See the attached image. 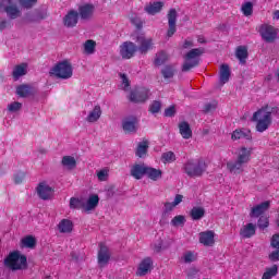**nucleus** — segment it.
<instances>
[{"label":"nucleus","instance_id":"dca6fc26","mask_svg":"<svg viewBox=\"0 0 279 279\" xmlns=\"http://www.w3.org/2000/svg\"><path fill=\"white\" fill-rule=\"evenodd\" d=\"M78 14L83 21L93 19V14H95V5L90 3L82 4L78 8Z\"/></svg>","mask_w":279,"mask_h":279},{"label":"nucleus","instance_id":"5701e85b","mask_svg":"<svg viewBox=\"0 0 279 279\" xmlns=\"http://www.w3.org/2000/svg\"><path fill=\"white\" fill-rule=\"evenodd\" d=\"M256 234V225L250 222L241 227L240 236L242 239H252Z\"/></svg>","mask_w":279,"mask_h":279},{"label":"nucleus","instance_id":"2f4dec72","mask_svg":"<svg viewBox=\"0 0 279 279\" xmlns=\"http://www.w3.org/2000/svg\"><path fill=\"white\" fill-rule=\"evenodd\" d=\"M268 208H269V202H264L253 207L250 215L251 217H260V215H263V213L268 210Z\"/></svg>","mask_w":279,"mask_h":279},{"label":"nucleus","instance_id":"7ed1b4c3","mask_svg":"<svg viewBox=\"0 0 279 279\" xmlns=\"http://www.w3.org/2000/svg\"><path fill=\"white\" fill-rule=\"evenodd\" d=\"M208 166L205 161L189 160L183 165V171L189 178H202Z\"/></svg>","mask_w":279,"mask_h":279},{"label":"nucleus","instance_id":"864d4df0","mask_svg":"<svg viewBox=\"0 0 279 279\" xmlns=\"http://www.w3.org/2000/svg\"><path fill=\"white\" fill-rule=\"evenodd\" d=\"M82 204L84 203H82V201H80L78 198L72 197L70 199V208H82Z\"/></svg>","mask_w":279,"mask_h":279},{"label":"nucleus","instance_id":"37998d69","mask_svg":"<svg viewBox=\"0 0 279 279\" xmlns=\"http://www.w3.org/2000/svg\"><path fill=\"white\" fill-rule=\"evenodd\" d=\"M275 276H278V266L274 265L270 268H267L266 271L264 272L262 279H272Z\"/></svg>","mask_w":279,"mask_h":279},{"label":"nucleus","instance_id":"052dcab7","mask_svg":"<svg viewBox=\"0 0 279 279\" xmlns=\"http://www.w3.org/2000/svg\"><path fill=\"white\" fill-rule=\"evenodd\" d=\"M165 114H166L167 117H173V114H175V107H174V106H171V107L167 108V109L165 110Z\"/></svg>","mask_w":279,"mask_h":279},{"label":"nucleus","instance_id":"c85d7f7f","mask_svg":"<svg viewBox=\"0 0 279 279\" xmlns=\"http://www.w3.org/2000/svg\"><path fill=\"white\" fill-rule=\"evenodd\" d=\"M23 75H27V63H21L14 66L12 76L14 80H20Z\"/></svg>","mask_w":279,"mask_h":279},{"label":"nucleus","instance_id":"e433bc0d","mask_svg":"<svg viewBox=\"0 0 279 279\" xmlns=\"http://www.w3.org/2000/svg\"><path fill=\"white\" fill-rule=\"evenodd\" d=\"M23 247H28V250H34L36 247V238L34 235H27L21 241Z\"/></svg>","mask_w":279,"mask_h":279},{"label":"nucleus","instance_id":"423d86ee","mask_svg":"<svg viewBox=\"0 0 279 279\" xmlns=\"http://www.w3.org/2000/svg\"><path fill=\"white\" fill-rule=\"evenodd\" d=\"M0 12H5L9 19H19L21 9L16 0H0Z\"/></svg>","mask_w":279,"mask_h":279},{"label":"nucleus","instance_id":"49530a36","mask_svg":"<svg viewBox=\"0 0 279 279\" xmlns=\"http://www.w3.org/2000/svg\"><path fill=\"white\" fill-rule=\"evenodd\" d=\"M241 10L244 16H252V14L254 13V4H252V2H245L244 4H242Z\"/></svg>","mask_w":279,"mask_h":279},{"label":"nucleus","instance_id":"c03bdc74","mask_svg":"<svg viewBox=\"0 0 279 279\" xmlns=\"http://www.w3.org/2000/svg\"><path fill=\"white\" fill-rule=\"evenodd\" d=\"M185 223H186V218L182 215L175 216L171 220V226H173V228H182L184 227Z\"/></svg>","mask_w":279,"mask_h":279},{"label":"nucleus","instance_id":"2eb2a0df","mask_svg":"<svg viewBox=\"0 0 279 279\" xmlns=\"http://www.w3.org/2000/svg\"><path fill=\"white\" fill-rule=\"evenodd\" d=\"M99 206V196L97 194L90 195L87 201L82 203V208L85 213H90Z\"/></svg>","mask_w":279,"mask_h":279},{"label":"nucleus","instance_id":"ea45409f","mask_svg":"<svg viewBox=\"0 0 279 279\" xmlns=\"http://www.w3.org/2000/svg\"><path fill=\"white\" fill-rule=\"evenodd\" d=\"M181 260H182V263H185V264L195 263L197 260V254H195L191 251L185 252L183 254V256L181 257Z\"/></svg>","mask_w":279,"mask_h":279},{"label":"nucleus","instance_id":"1a4fd4ad","mask_svg":"<svg viewBox=\"0 0 279 279\" xmlns=\"http://www.w3.org/2000/svg\"><path fill=\"white\" fill-rule=\"evenodd\" d=\"M129 99L133 104H144L149 99V89L147 87H137L131 92Z\"/></svg>","mask_w":279,"mask_h":279},{"label":"nucleus","instance_id":"473e14b6","mask_svg":"<svg viewBox=\"0 0 279 279\" xmlns=\"http://www.w3.org/2000/svg\"><path fill=\"white\" fill-rule=\"evenodd\" d=\"M235 57L238 58L241 64H245L247 60V47L239 46L235 51Z\"/></svg>","mask_w":279,"mask_h":279},{"label":"nucleus","instance_id":"9d476101","mask_svg":"<svg viewBox=\"0 0 279 279\" xmlns=\"http://www.w3.org/2000/svg\"><path fill=\"white\" fill-rule=\"evenodd\" d=\"M259 34L266 43H274L278 38V29L269 24L259 27Z\"/></svg>","mask_w":279,"mask_h":279},{"label":"nucleus","instance_id":"bb28decb","mask_svg":"<svg viewBox=\"0 0 279 279\" xmlns=\"http://www.w3.org/2000/svg\"><path fill=\"white\" fill-rule=\"evenodd\" d=\"M146 177L153 182H158L162 179V170L146 166Z\"/></svg>","mask_w":279,"mask_h":279},{"label":"nucleus","instance_id":"6e6d98bb","mask_svg":"<svg viewBox=\"0 0 279 279\" xmlns=\"http://www.w3.org/2000/svg\"><path fill=\"white\" fill-rule=\"evenodd\" d=\"M271 247H275V250H279V233L272 235Z\"/></svg>","mask_w":279,"mask_h":279},{"label":"nucleus","instance_id":"ddd939ff","mask_svg":"<svg viewBox=\"0 0 279 279\" xmlns=\"http://www.w3.org/2000/svg\"><path fill=\"white\" fill-rule=\"evenodd\" d=\"M198 241L205 247H213L215 245V231L207 230L198 234Z\"/></svg>","mask_w":279,"mask_h":279},{"label":"nucleus","instance_id":"a19ab883","mask_svg":"<svg viewBox=\"0 0 279 279\" xmlns=\"http://www.w3.org/2000/svg\"><path fill=\"white\" fill-rule=\"evenodd\" d=\"M19 97H29L32 95V87L28 85H21L16 88Z\"/></svg>","mask_w":279,"mask_h":279},{"label":"nucleus","instance_id":"338daca9","mask_svg":"<svg viewBox=\"0 0 279 279\" xmlns=\"http://www.w3.org/2000/svg\"><path fill=\"white\" fill-rule=\"evenodd\" d=\"M182 47L183 49H191V47H193V41L191 39H185Z\"/></svg>","mask_w":279,"mask_h":279},{"label":"nucleus","instance_id":"f3484780","mask_svg":"<svg viewBox=\"0 0 279 279\" xmlns=\"http://www.w3.org/2000/svg\"><path fill=\"white\" fill-rule=\"evenodd\" d=\"M136 125H138V120L134 117L125 118L122 121V128H123L125 134H134V132H136V130H137Z\"/></svg>","mask_w":279,"mask_h":279},{"label":"nucleus","instance_id":"f257e3e1","mask_svg":"<svg viewBox=\"0 0 279 279\" xmlns=\"http://www.w3.org/2000/svg\"><path fill=\"white\" fill-rule=\"evenodd\" d=\"M278 107L266 106L262 107L253 114V121L257 132H267L274 121V114H278Z\"/></svg>","mask_w":279,"mask_h":279},{"label":"nucleus","instance_id":"c756f323","mask_svg":"<svg viewBox=\"0 0 279 279\" xmlns=\"http://www.w3.org/2000/svg\"><path fill=\"white\" fill-rule=\"evenodd\" d=\"M165 3L162 2H150L149 4H147L145 7V12H147V14H150L151 16H154V14H158V12H160V10H162Z\"/></svg>","mask_w":279,"mask_h":279},{"label":"nucleus","instance_id":"20e7f679","mask_svg":"<svg viewBox=\"0 0 279 279\" xmlns=\"http://www.w3.org/2000/svg\"><path fill=\"white\" fill-rule=\"evenodd\" d=\"M50 75L59 80H71L73 77V65L66 60L61 61L50 70Z\"/></svg>","mask_w":279,"mask_h":279},{"label":"nucleus","instance_id":"4c0bfd02","mask_svg":"<svg viewBox=\"0 0 279 279\" xmlns=\"http://www.w3.org/2000/svg\"><path fill=\"white\" fill-rule=\"evenodd\" d=\"M147 149H149V144L147 142H142L137 146L136 156L138 158H145L147 155Z\"/></svg>","mask_w":279,"mask_h":279},{"label":"nucleus","instance_id":"39448f33","mask_svg":"<svg viewBox=\"0 0 279 279\" xmlns=\"http://www.w3.org/2000/svg\"><path fill=\"white\" fill-rule=\"evenodd\" d=\"M204 53V49L202 48H194L190 50L184 56V63L182 65V71L184 73L191 71V69H195L199 64V57Z\"/></svg>","mask_w":279,"mask_h":279},{"label":"nucleus","instance_id":"de8ad7c7","mask_svg":"<svg viewBox=\"0 0 279 279\" xmlns=\"http://www.w3.org/2000/svg\"><path fill=\"white\" fill-rule=\"evenodd\" d=\"M178 21V11L175 9H171L168 12V25H175Z\"/></svg>","mask_w":279,"mask_h":279},{"label":"nucleus","instance_id":"3c124183","mask_svg":"<svg viewBox=\"0 0 279 279\" xmlns=\"http://www.w3.org/2000/svg\"><path fill=\"white\" fill-rule=\"evenodd\" d=\"M259 230H265V228L269 227V218L268 217H260L257 222Z\"/></svg>","mask_w":279,"mask_h":279},{"label":"nucleus","instance_id":"aec40b11","mask_svg":"<svg viewBox=\"0 0 279 279\" xmlns=\"http://www.w3.org/2000/svg\"><path fill=\"white\" fill-rule=\"evenodd\" d=\"M227 169L232 173V175H239L245 171V163L238 159L235 161H228Z\"/></svg>","mask_w":279,"mask_h":279},{"label":"nucleus","instance_id":"69168bd1","mask_svg":"<svg viewBox=\"0 0 279 279\" xmlns=\"http://www.w3.org/2000/svg\"><path fill=\"white\" fill-rule=\"evenodd\" d=\"M269 259L274 260V262L279 260V251H275V252L270 253Z\"/></svg>","mask_w":279,"mask_h":279},{"label":"nucleus","instance_id":"4d7b16f0","mask_svg":"<svg viewBox=\"0 0 279 279\" xmlns=\"http://www.w3.org/2000/svg\"><path fill=\"white\" fill-rule=\"evenodd\" d=\"M199 274V269L192 267L186 271L187 278H194V276H197Z\"/></svg>","mask_w":279,"mask_h":279},{"label":"nucleus","instance_id":"cd10ccee","mask_svg":"<svg viewBox=\"0 0 279 279\" xmlns=\"http://www.w3.org/2000/svg\"><path fill=\"white\" fill-rule=\"evenodd\" d=\"M179 132L182 138H185V141H189V138L193 137V131L191 130L189 122L179 123Z\"/></svg>","mask_w":279,"mask_h":279},{"label":"nucleus","instance_id":"6ab92c4d","mask_svg":"<svg viewBox=\"0 0 279 279\" xmlns=\"http://www.w3.org/2000/svg\"><path fill=\"white\" fill-rule=\"evenodd\" d=\"M104 111L101 110V106L96 105L92 110L88 111L87 117L85 118V121L87 123H97L99 119H101V114Z\"/></svg>","mask_w":279,"mask_h":279},{"label":"nucleus","instance_id":"bf43d9fd","mask_svg":"<svg viewBox=\"0 0 279 279\" xmlns=\"http://www.w3.org/2000/svg\"><path fill=\"white\" fill-rule=\"evenodd\" d=\"M215 108H217V102H210L205 105V112H211V110H215Z\"/></svg>","mask_w":279,"mask_h":279},{"label":"nucleus","instance_id":"680f3d73","mask_svg":"<svg viewBox=\"0 0 279 279\" xmlns=\"http://www.w3.org/2000/svg\"><path fill=\"white\" fill-rule=\"evenodd\" d=\"M183 199H184V196L182 194H177L172 203H174L175 206H180Z\"/></svg>","mask_w":279,"mask_h":279},{"label":"nucleus","instance_id":"4be33fe9","mask_svg":"<svg viewBox=\"0 0 279 279\" xmlns=\"http://www.w3.org/2000/svg\"><path fill=\"white\" fill-rule=\"evenodd\" d=\"M147 166L145 163H136L131 168V175L135 180H143V175H146Z\"/></svg>","mask_w":279,"mask_h":279},{"label":"nucleus","instance_id":"e2e57ef3","mask_svg":"<svg viewBox=\"0 0 279 279\" xmlns=\"http://www.w3.org/2000/svg\"><path fill=\"white\" fill-rule=\"evenodd\" d=\"M175 208L174 203H165V213H171Z\"/></svg>","mask_w":279,"mask_h":279},{"label":"nucleus","instance_id":"0e129e2a","mask_svg":"<svg viewBox=\"0 0 279 279\" xmlns=\"http://www.w3.org/2000/svg\"><path fill=\"white\" fill-rule=\"evenodd\" d=\"M24 179H25L24 173L15 174L14 182H15V184H21V182H23Z\"/></svg>","mask_w":279,"mask_h":279},{"label":"nucleus","instance_id":"603ef678","mask_svg":"<svg viewBox=\"0 0 279 279\" xmlns=\"http://www.w3.org/2000/svg\"><path fill=\"white\" fill-rule=\"evenodd\" d=\"M36 3H38V0H20L22 8H26L27 10H29V8H34Z\"/></svg>","mask_w":279,"mask_h":279},{"label":"nucleus","instance_id":"a211bd4d","mask_svg":"<svg viewBox=\"0 0 279 279\" xmlns=\"http://www.w3.org/2000/svg\"><path fill=\"white\" fill-rule=\"evenodd\" d=\"M252 159V148H247L245 146L240 147L236 150V160L242 162L243 165H247Z\"/></svg>","mask_w":279,"mask_h":279},{"label":"nucleus","instance_id":"c9c22d12","mask_svg":"<svg viewBox=\"0 0 279 279\" xmlns=\"http://www.w3.org/2000/svg\"><path fill=\"white\" fill-rule=\"evenodd\" d=\"M84 53H86V56H93V53H95V48L97 47V43H95V40L93 39H88L84 43Z\"/></svg>","mask_w":279,"mask_h":279},{"label":"nucleus","instance_id":"7c9ffc66","mask_svg":"<svg viewBox=\"0 0 279 279\" xmlns=\"http://www.w3.org/2000/svg\"><path fill=\"white\" fill-rule=\"evenodd\" d=\"M61 165L62 167H64V169H68L69 171H73V169L77 167V161L73 156H64L61 160Z\"/></svg>","mask_w":279,"mask_h":279},{"label":"nucleus","instance_id":"f704fd0d","mask_svg":"<svg viewBox=\"0 0 279 279\" xmlns=\"http://www.w3.org/2000/svg\"><path fill=\"white\" fill-rule=\"evenodd\" d=\"M167 60H169V54L165 51H159L155 57L154 64L155 66H162Z\"/></svg>","mask_w":279,"mask_h":279},{"label":"nucleus","instance_id":"9b49d317","mask_svg":"<svg viewBox=\"0 0 279 279\" xmlns=\"http://www.w3.org/2000/svg\"><path fill=\"white\" fill-rule=\"evenodd\" d=\"M154 269V259L151 257H145L137 266L136 276H147Z\"/></svg>","mask_w":279,"mask_h":279},{"label":"nucleus","instance_id":"5fc2aeb1","mask_svg":"<svg viewBox=\"0 0 279 279\" xmlns=\"http://www.w3.org/2000/svg\"><path fill=\"white\" fill-rule=\"evenodd\" d=\"M120 78L122 82L123 90H128V88H130V78H128V75L125 74H120Z\"/></svg>","mask_w":279,"mask_h":279},{"label":"nucleus","instance_id":"412c9836","mask_svg":"<svg viewBox=\"0 0 279 279\" xmlns=\"http://www.w3.org/2000/svg\"><path fill=\"white\" fill-rule=\"evenodd\" d=\"M252 141V131L247 129H236L231 134V141Z\"/></svg>","mask_w":279,"mask_h":279},{"label":"nucleus","instance_id":"0eeeda50","mask_svg":"<svg viewBox=\"0 0 279 279\" xmlns=\"http://www.w3.org/2000/svg\"><path fill=\"white\" fill-rule=\"evenodd\" d=\"M132 39L137 43V50L142 53H147V51L154 49V39L145 37V34L135 33L132 35Z\"/></svg>","mask_w":279,"mask_h":279},{"label":"nucleus","instance_id":"b1692460","mask_svg":"<svg viewBox=\"0 0 279 279\" xmlns=\"http://www.w3.org/2000/svg\"><path fill=\"white\" fill-rule=\"evenodd\" d=\"M78 16L80 14L76 11H70L63 19V25L65 27H75Z\"/></svg>","mask_w":279,"mask_h":279},{"label":"nucleus","instance_id":"f03ea898","mask_svg":"<svg viewBox=\"0 0 279 279\" xmlns=\"http://www.w3.org/2000/svg\"><path fill=\"white\" fill-rule=\"evenodd\" d=\"M4 267L10 271H25L27 269V256L20 251H13L4 258Z\"/></svg>","mask_w":279,"mask_h":279},{"label":"nucleus","instance_id":"774afa93","mask_svg":"<svg viewBox=\"0 0 279 279\" xmlns=\"http://www.w3.org/2000/svg\"><path fill=\"white\" fill-rule=\"evenodd\" d=\"M7 27H8V21L0 17V32H2V29H5Z\"/></svg>","mask_w":279,"mask_h":279},{"label":"nucleus","instance_id":"58836bf2","mask_svg":"<svg viewBox=\"0 0 279 279\" xmlns=\"http://www.w3.org/2000/svg\"><path fill=\"white\" fill-rule=\"evenodd\" d=\"M161 74L165 80H171V77H173V75H175V68H173V65H166L161 70Z\"/></svg>","mask_w":279,"mask_h":279},{"label":"nucleus","instance_id":"4468645a","mask_svg":"<svg viewBox=\"0 0 279 279\" xmlns=\"http://www.w3.org/2000/svg\"><path fill=\"white\" fill-rule=\"evenodd\" d=\"M110 263V250L108 246L100 244V248L98 251V265L99 267H106Z\"/></svg>","mask_w":279,"mask_h":279},{"label":"nucleus","instance_id":"393cba45","mask_svg":"<svg viewBox=\"0 0 279 279\" xmlns=\"http://www.w3.org/2000/svg\"><path fill=\"white\" fill-rule=\"evenodd\" d=\"M230 65L223 63L220 65V72H219V80H220V84H228V82H230Z\"/></svg>","mask_w":279,"mask_h":279},{"label":"nucleus","instance_id":"8fccbe9b","mask_svg":"<svg viewBox=\"0 0 279 279\" xmlns=\"http://www.w3.org/2000/svg\"><path fill=\"white\" fill-rule=\"evenodd\" d=\"M22 108H23V104L19 101H14L8 105L9 112H19V110H21Z\"/></svg>","mask_w":279,"mask_h":279},{"label":"nucleus","instance_id":"72a5a7b5","mask_svg":"<svg viewBox=\"0 0 279 279\" xmlns=\"http://www.w3.org/2000/svg\"><path fill=\"white\" fill-rule=\"evenodd\" d=\"M190 215L194 221H199L206 215V210L204 207H193Z\"/></svg>","mask_w":279,"mask_h":279},{"label":"nucleus","instance_id":"09e8293b","mask_svg":"<svg viewBox=\"0 0 279 279\" xmlns=\"http://www.w3.org/2000/svg\"><path fill=\"white\" fill-rule=\"evenodd\" d=\"M160 108H162V104H160L158 100H155L149 106V112H151V114H158V112H160Z\"/></svg>","mask_w":279,"mask_h":279},{"label":"nucleus","instance_id":"a878e982","mask_svg":"<svg viewBox=\"0 0 279 279\" xmlns=\"http://www.w3.org/2000/svg\"><path fill=\"white\" fill-rule=\"evenodd\" d=\"M58 230L61 232V234H71V232H73V221L62 219L58 225Z\"/></svg>","mask_w":279,"mask_h":279},{"label":"nucleus","instance_id":"13d9d810","mask_svg":"<svg viewBox=\"0 0 279 279\" xmlns=\"http://www.w3.org/2000/svg\"><path fill=\"white\" fill-rule=\"evenodd\" d=\"M168 25H169V28L167 32V37L171 38V36H173V34H175L177 28H175V24H168Z\"/></svg>","mask_w":279,"mask_h":279},{"label":"nucleus","instance_id":"a18cd8bd","mask_svg":"<svg viewBox=\"0 0 279 279\" xmlns=\"http://www.w3.org/2000/svg\"><path fill=\"white\" fill-rule=\"evenodd\" d=\"M161 160L165 165L175 162V153L167 151L161 155Z\"/></svg>","mask_w":279,"mask_h":279},{"label":"nucleus","instance_id":"f8f14e48","mask_svg":"<svg viewBox=\"0 0 279 279\" xmlns=\"http://www.w3.org/2000/svg\"><path fill=\"white\" fill-rule=\"evenodd\" d=\"M53 187L47 182H40L37 186V195L40 199L47 201L53 197Z\"/></svg>","mask_w":279,"mask_h":279},{"label":"nucleus","instance_id":"79ce46f5","mask_svg":"<svg viewBox=\"0 0 279 279\" xmlns=\"http://www.w3.org/2000/svg\"><path fill=\"white\" fill-rule=\"evenodd\" d=\"M109 175H110V170L108 168L96 171V177L98 179V182H107Z\"/></svg>","mask_w":279,"mask_h":279},{"label":"nucleus","instance_id":"6e6552de","mask_svg":"<svg viewBox=\"0 0 279 279\" xmlns=\"http://www.w3.org/2000/svg\"><path fill=\"white\" fill-rule=\"evenodd\" d=\"M119 49L122 60H132L136 56V51H138V46L132 41H124Z\"/></svg>","mask_w":279,"mask_h":279}]
</instances>
